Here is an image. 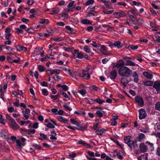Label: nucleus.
I'll use <instances>...</instances> for the list:
<instances>
[{
  "label": "nucleus",
  "instance_id": "obj_1",
  "mask_svg": "<svg viewBox=\"0 0 160 160\" xmlns=\"http://www.w3.org/2000/svg\"><path fill=\"white\" fill-rule=\"evenodd\" d=\"M119 74L122 77H129L131 76L132 71L127 67H122L119 68L118 70Z\"/></svg>",
  "mask_w": 160,
  "mask_h": 160
},
{
  "label": "nucleus",
  "instance_id": "obj_2",
  "mask_svg": "<svg viewBox=\"0 0 160 160\" xmlns=\"http://www.w3.org/2000/svg\"><path fill=\"white\" fill-rule=\"evenodd\" d=\"M113 15L116 18H119L126 16V13L122 11H120L118 12H114Z\"/></svg>",
  "mask_w": 160,
  "mask_h": 160
},
{
  "label": "nucleus",
  "instance_id": "obj_3",
  "mask_svg": "<svg viewBox=\"0 0 160 160\" xmlns=\"http://www.w3.org/2000/svg\"><path fill=\"white\" fill-rule=\"evenodd\" d=\"M139 148L141 152H146L148 150V146L144 143H142L140 144Z\"/></svg>",
  "mask_w": 160,
  "mask_h": 160
},
{
  "label": "nucleus",
  "instance_id": "obj_4",
  "mask_svg": "<svg viewBox=\"0 0 160 160\" xmlns=\"http://www.w3.org/2000/svg\"><path fill=\"white\" fill-rule=\"evenodd\" d=\"M139 118L140 119L145 118L147 116V114L145 110L143 109H141L139 110Z\"/></svg>",
  "mask_w": 160,
  "mask_h": 160
},
{
  "label": "nucleus",
  "instance_id": "obj_5",
  "mask_svg": "<svg viewBox=\"0 0 160 160\" xmlns=\"http://www.w3.org/2000/svg\"><path fill=\"white\" fill-rule=\"evenodd\" d=\"M135 99L136 102L138 103L139 105L142 106L143 105V100L141 97L137 96L135 97Z\"/></svg>",
  "mask_w": 160,
  "mask_h": 160
},
{
  "label": "nucleus",
  "instance_id": "obj_6",
  "mask_svg": "<svg viewBox=\"0 0 160 160\" xmlns=\"http://www.w3.org/2000/svg\"><path fill=\"white\" fill-rule=\"evenodd\" d=\"M9 122L13 127V128L15 129H18V127L17 124L16 123L15 120L12 118H8Z\"/></svg>",
  "mask_w": 160,
  "mask_h": 160
},
{
  "label": "nucleus",
  "instance_id": "obj_7",
  "mask_svg": "<svg viewBox=\"0 0 160 160\" xmlns=\"http://www.w3.org/2000/svg\"><path fill=\"white\" fill-rule=\"evenodd\" d=\"M131 138V137L129 136L125 137L124 138V141L128 145L131 150L132 147L131 146V143L132 141L130 140Z\"/></svg>",
  "mask_w": 160,
  "mask_h": 160
},
{
  "label": "nucleus",
  "instance_id": "obj_8",
  "mask_svg": "<svg viewBox=\"0 0 160 160\" xmlns=\"http://www.w3.org/2000/svg\"><path fill=\"white\" fill-rule=\"evenodd\" d=\"M153 87L157 92H159L160 91V81H158L154 82Z\"/></svg>",
  "mask_w": 160,
  "mask_h": 160
},
{
  "label": "nucleus",
  "instance_id": "obj_9",
  "mask_svg": "<svg viewBox=\"0 0 160 160\" xmlns=\"http://www.w3.org/2000/svg\"><path fill=\"white\" fill-rule=\"evenodd\" d=\"M22 112L25 118L26 119H28V118L29 115H30V110L28 108H26L25 111H22Z\"/></svg>",
  "mask_w": 160,
  "mask_h": 160
},
{
  "label": "nucleus",
  "instance_id": "obj_10",
  "mask_svg": "<svg viewBox=\"0 0 160 160\" xmlns=\"http://www.w3.org/2000/svg\"><path fill=\"white\" fill-rule=\"evenodd\" d=\"M117 72L115 70L112 71L110 73V78L112 79H114L117 76Z\"/></svg>",
  "mask_w": 160,
  "mask_h": 160
},
{
  "label": "nucleus",
  "instance_id": "obj_11",
  "mask_svg": "<svg viewBox=\"0 0 160 160\" xmlns=\"http://www.w3.org/2000/svg\"><path fill=\"white\" fill-rule=\"evenodd\" d=\"M125 64L124 61L122 60H120L118 62L116 63L117 67L118 68L125 67L124 66Z\"/></svg>",
  "mask_w": 160,
  "mask_h": 160
},
{
  "label": "nucleus",
  "instance_id": "obj_12",
  "mask_svg": "<svg viewBox=\"0 0 160 160\" xmlns=\"http://www.w3.org/2000/svg\"><path fill=\"white\" fill-rule=\"evenodd\" d=\"M143 75L144 77L149 79H151L153 77L152 74L146 72H144L143 73Z\"/></svg>",
  "mask_w": 160,
  "mask_h": 160
},
{
  "label": "nucleus",
  "instance_id": "obj_13",
  "mask_svg": "<svg viewBox=\"0 0 160 160\" xmlns=\"http://www.w3.org/2000/svg\"><path fill=\"white\" fill-rule=\"evenodd\" d=\"M51 137L50 138L52 140H56L57 139V138L56 137V132L55 130H52L51 132Z\"/></svg>",
  "mask_w": 160,
  "mask_h": 160
},
{
  "label": "nucleus",
  "instance_id": "obj_14",
  "mask_svg": "<svg viewBox=\"0 0 160 160\" xmlns=\"http://www.w3.org/2000/svg\"><path fill=\"white\" fill-rule=\"evenodd\" d=\"M138 160H148L147 154H142L138 158Z\"/></svg>",
  "mask_w": 160,
  "mask_h": 160
},
{
  "label": "nucleus",
  "instance_id": "obj_15",
  "mask_svg": "<svg viewBox=\"0 0 160 160\" xmlns=\"http://www.w3.org/2000/svg\"><path fill=\"white\" fill-rule=\"evenodd\" d=\"M105 130L104 129H102L101 130H99L98 129V130H96L95 133L99 135H101L103 133L105 132Z\"/></svg>",
  "mask_w": 160,
  "mask_h": 160
},
{
  "label": "nucleus",
  "instance_id": "obj_16",
  "mask_svg": "<svg viewBox=\"0 0 160 160\" xmlns=\"http://www.w3.org/2000/svg\"><path fill=\"white\" fill-rule=\"evenodd\" d=\"M132 77L134 78V81L136 83L138 82V76L136 72H133Z\"/></svg>",
  "mask_w": 160,
  "mask_h": 160
},
{
  "label": "nucleus",
  "instance_id": "obj_17",
  "mask_svg": "<svg viewBox=\"0 0 160 160\" xmlns=\"http://www.w3.org/2000/svg\"><path fill=\"white\" fill-rule=\"evenodd\" d=\"M65 28L68 30V32L69 33L72 34L74 33L75 32L74 30L73 29V28L69 26H66Z\"/></svg>",
  "mask_w": 160,
  "mask_h": 160
},
{
  "label": "nucleus",
  "instance_id": "obj_18",
  "mask_svg": "<svg viewBox=\"0 0 160 160\" xmlns=\"http://www.w3.org/2000/svg\"><path fill=\"white\" fill-rule=\"evenodd\" d=\"M78 76L80 77H82L86 79H88L90 78V75L88 74H84L82 76L81 73H79Z\"/></svg>",
  "mask_w": 160,
  "mask_h": 160
},
{
  "label": "nucleus",
  "instance_id": "obj_19",
  "mask_svg": "<svg viewBox=\"0 0 160 160\" xmlns=\"http://www.w3.org/2000/svg\"><path fill=\"white\" fill-rule=\"evenodd\" d=\"M39 23L42 24H44L45 23L48 24L49 23V21L48 20L46 19L41 18L40 19Z\"/></svg>",
  "mask_w": 160,
  "mask_h": 160
},
{
  "label": "nucleus",
  "instance_id": "obj_20",
  "mask_svg": "<svg viewBox=\"0 0 160 160\" xmlns=\"http://www.w3.org/2000/svg\"><path fill=\"white\" fill-rule=\"evenodd\" d=\"M60 12V10L58 9L53 8L52 9V12L50 13V15H54L57 14Z\"/></svg>",
  "mask_w": 160,
  "mask_h": 160
},
{
  "label": "nucleus",
  "instance_id": "obj_21",
  "mask_svg": "<svg viewBox=\"0 0 160 160\" xmlns=\"http://www.w3.org/2000/svg\"><path fill=\"white\" fill-rule=\"evenodd\" d=\"M125 64L127 66L129 65L134 66H135L136 64L134 62H132V61L128 60H127L126 61Z\"/></svg>",
  "mask_w": 160,
  "mask_h": 160
},
{
  "label": "nucleus",
  "instance_id": "obj_22",
  "mask_svg": "<svg viewBox=\"0 0 160 160\" xmlns=\"http://www.w3.org/2000/svg\"><path fill=\"white\" fill-rule=\"evenodd\" d=\"M145 144L147 146L148 145L151 151L153 150L154 149L153 144L152 143H151L149 142H147L145 143Z\"/></svg>",
  "mask_w": 160,
  "mask_h": 160
},
{
  "label": "nucleus",
  "instance_id": "obj_23",
  "mask_svg": "<svg viewBox=\"0 0 160 160\" xmlns=\"http://www.w3.org/2000/svg\"><path fill=\"white\" fill-rule=\"evenodd\" d=\"M121 82L124 87L126 86V85L128 83L127 80L123 78H121Z\"/></svg>",
  "mask_w": 160,
  "mask_h": 160
},
{
  "label": "nucleus",
  "instance_id": "obj_24",
  "mask_svg": "<svg viewBox=\"0 0 160 160\" xmlns=\"http://www.w3.org/2000/svg\"><path fill=\"white\" fill-rule=\"evenodd\" d=\"M81 22L84 24L91 25L92 24V23L90 22V21L87 19H84Z\"/></svg>",
  "mask_w": 160,
  "mask_h": 160
},
{
  "label": "nucleus",
  "instance_id": "obj_25",
  "mask_svg": "<svg viewBox=\"0 0 160 160\" xmlns=\"http://www.w3.org/2000/svg\"><path fill=\"white\" fill-rule=\"evenodd\" d=\"M153 82L151 81H147L143 82V84L147 86H152L153 85Z\"/></svg>",
  "mask_w": 160,
  "mask_h": 160
},
{
  "label": "nucleus",
  "instance_id": "obj_26",
  "mask_svg": "<svg viewBox=\"0 0 160 160\" xmlns=\"http://www.w3.org/2000/svg\"><path fill=\"white\" fill-rule=\"evenodd\" d=\"M74 3V1H72L69 3L68 5V12H70L71 10L70 8H72L73 6Z\"/></svg>",
  "mask_w": 160,
  "mask_h": 160
},
{
  "label": "nucleus",
  "instance_id": "obj_27",
  "mask_svg": "<svg viewBox=\"0 0 160 160\" xmlns=\"http://www.w3.org/2000/svg\"><path fill=\"white\" fill-rule=\"evenodd\" d=\"M101 2L103 3L107 8H109L111 4L110 2L105 0H102Z\"/></svg>",
  "mask_w": 160,
  "mask_h": 160
},
{
  "label": "nucleus",
  "instance_id": "obj_28",
  "mask_svg": "<svg viewBox=\"0 0 160 160\" xmlns=\"http://www.w3.org/2000/svg\"><path fill=\"white\" fill-rule=\"evenodd\" d=\"M131 146L133 147L134 149L137 148L138 147V145L137 144V141L136 140L133 141L131 143Z\"/></svg>",
  "mask_w": 160,
  "mask_h": 160
},
{
  "label": "nucleus",
  "instance_id": "obj_29",
  "mask_svg": "<svg viewBox=\"0 0 160 160\" xmlns=\"http://www.w3.org/2000/svg\"><path fill=\"white\" fill-rule=\"evenodd\" d=\"M6 38L7 40L9 39H12L13 37L10 33H5Z\"/></svg>",
  "mask_w": 160,
  "mask_h": 160
},
{
  "label": "nucleus",
  "instance_id": "obj_30",
  "mask_svg": "<svg viewBox=\"0 0 160 160\" xmlns=\"http://www.w3.org/2000/svg\"><path fill=\"white\" fill-rule=\"evenodd\" d=\"M84 51L88 53H89L91 52L90 49L88 46H86L83 48Z\"/></svg>",
  "mask_w": 160,
  "mask_h": 160
},
{
  "label": "nucleus",
  "instance_id": "obj_31",
  "mask_svg": "<svg viewBox=\"0 0 160 160\" xmlns=\"http://www.w3.org/2000/svg\"><path fill=\"white\" fill-rule=\"evenodd\" d=\"M94 101L96 102L99 104H101L103 102H104L105 101L98 98L94 100Z\"/></svg>",
  "mask_w": 160,
  "mask_h": 160
},
{
  "label": "nucleus",
  "instance_id": "obj_32",
  "mask_svg": "<svg viewBox=\"0 0 160 160\" xmlns=\"http://www.w3.org/2000/svg\"><path fill=\"white\" fill-rule=\"evenodd\" d=\"M121 42L119 41H117L114 43V45L115 46H118V48H120L122 47V46L120 45Z\"/></svg>",
  "mask_w": 160,
  "mask_h": 160
},
{
  "label": "nucleus",
  "instance_id": "obj_33",
  "mask_svg": "<svg viewBox=\"0 0 160 160\" xmlns=\"http://www.w3.org/2000/svg\"><path fill=\"white\" fill-rule=\"evenodd\" d=\"M95 2L94 0H88L85 4L86 5H89L93 4Z\"/></svg>",
  "mask_w": 160,
  "mask_h": 160
},
{
  "label": "nucleus",
  "instance_id": "obj_34",
  "mask_svg": "<svg viewBox=\"0 0 160 160\" xmlns=\"http://www.w3.org/2000/svg\"><path fill=\"white\" fill-rule=\"evenodd\" d=\"M104 113V112L102 111V112H101L100 111H98L96 112V114L99 117H102V114Z\"/></svg>",
  "mask_w": 160,
  "mask_h": 160
},
{
  "label": "nucleus",
  "instance_id": "obj_35",
  "mask_svg": "<svg viewBox=\"0 0 160 160\" xmlns=\"http://www.w3.org/2000/svg\"><path fill=\"white\" fill-rule=\"evenodd\" d=\"M15 30L16 33L18 34H22L23 33V31L20 28H16L15 29Z\"/></svg>",
  "mask_w": 160,
  "mask_h": 160
},
{
  "label": "nucleus",
  "instance_id": "obj_36",
  "mask_svg": "<svg viewBox=\"0 0 160 160\" xmlns=\"http://www.w3.org/2000/svg\"><path fill=\"white\" fill-rule=\"evenodd\" d=\"M16 142L17 143V146L18 147H19L21 149L22 148L21 145L22 144H21L20 140L18 139H17L16 140Z\"/></svg>",
  "mask_w": 160,
  "mask_h": 160
},
{
  "label": "nucleus",
  "instance_id": "obj_37",
  "mask_svg": "<svg viewBox=\"0 0 160 160\" xmlns=\"http://www.w3.org/2000/svg\"><path fill=\"white\" fill-rule=\"evenodd\" d=\"M92 45L93 47L96 48L100 46V45L99 43H97L96 42L92 41Z\"/></svg>",
  "mask_w": 160,
  "mask_h": 160
},
{
  "label": "nucleus",
  "instance_id": "obj_38",
  "mask_svg": "<svg viewBox=\"0 0 160 160\" xmlns=\"http://www.w3.org/2000/svg\"><path fill=\"white\" fill-rule=\"evenodd\" d=\"M59 120L60 122L63 123H66L68 122L67 120L65 119V118H63L62 117H60Z\"/></svg>",
  "mask_w": 160,
  "mask_h": 160
},
{
  "label": "nucleus",
  "instance_id": "obj_39",
  "mask_svg": "<svg viewBox=\"0 0 160 160\" xmlns=\"http://www.w3.org/2000/svg\"><path fill=\"white\" fill-rule=\"evenodd\" d=\"M137 22L138 25H141L143 23L144 21L142 18H139L138 19Z\"/></svg>",
  "mask_w": 160,
  "mask_h": 160
},
{
  "label": "nucleus",
  "instance_id": "obj_40",
  "mask_svg": "<svg viewBox=\"0 0 160 160\" xmlns=\"http://www.w3.org/2000/svg\"><path fill=\"white\" fill-rule=\"evenodd\" d=\"M42 91L43 95L45 96H47L48 94V92L46 89H42Z\"/></svg>",
  "mask_w": 160,
  "mask_h": 160
},
{
  "label": "nucleus",
  "instance_id": "obj_41",
  "mask_svg": "<svg viewBox=\"0 0 160 160\" xmlns=\"http://www.w3.org/2000/svg\"><path fill=\"white\" fill-rule=\"evenodd\" d=\"M38 69L40 72H42L45 70L44 68L42 65H39L38 66Z\"/></svg>",
  "mask_w": 160,
  "mask_h": 160
},
{
  "label": "nucleus",
  "instance_id": "obj_42",
  "mask_svg": "<svg viewBox=\"0 0 160 160\" xmlns=\"http://www.w3.org/2000/svg\"><path fill=\"white\" fill-rule=\"evenodd\" d=\"M46 126L47 127L50 128H55L54 126L51 122L48 123L46 125Z\"/></svg>",
  "mask_w": 160,
  "mask_h": 160
},
{
  "label": "nucleus",
  "instance_id": "obj_43",
  "mask_svg": "<svg viewBox=\"0 0 160 160\" xmlns=\"http://www.w3.org/2000/svg\"><path fill=\"white\" fill-rule=\"evenodd\" d=\"M155 109L158 110H160V102H158L156 104Z\"/></svg>",
  "mask_w": 160,
  "mask_h": 160
},
{
  "label": "nucleus",
  "instance_id": "obj_44",
  "mask_svg": "<svg viewBox=\"0 0 160 160\" xmlns=\"http://www.w3.org/2000/svg\"><path fill=\"white\" fill-rule=\"evenodd\" d=\"M34 2V0H28L27 3L29 5H31Z\"/></svg>",
  "mask_w": 160,
  "mask_h": 160
},
{
  "label": "nucleus",
  "instance_id": "obj_45",
  "mask_svg": "<svg viewBox=\"0 0 160 160\" xmlns=\"http://www.w3.org/2000/svg\"><path fill=\"white\" fill-rule=\"evenodd\" d=\"M99 124V122H97L95 125H94L93 127V128L95 130H98V125Z\"/></svg>",
  "mask_w": 160,
  "mask_h": 160
},
{
  "label": "nucleus",
  "instance_id": "obj_46",
  "mask_svg": "<svg viewBox=\"0 0 160 160\" xmlns=\"http://www.w3.org/2000/svg\"><path fill=\"white\" fill-rule=\"evenodd\" d=\"M78 92L83 96L85 95L86 93V91L85 89L79 91Z\"/></svg>",
  "mask_w": 160,
  "mask_h": 160
},
{
  "label": "nucleus",
  "instance_id": "obj_47",
  "mask_svg": "<svg viewBox=\"0 0 160 160\" xmlns=\"http://www.w3.org/2000/svg\"><path fill=\"white\" fill-rule=\"evenodd\" d=\"M75 128L81 131H83L85 130H86L87 129V127L86 126H85L84 127H80L78 128Z\"/></svg>",
  "mask_w": 160,
  "mask_h": 160
},
{
  "label": "nucleus",
  "instance_id": "obj_48",
  "mask_svg": "<svg viewBox=\"0 0 160 160\" xmlns=\"http://www.w3.org/2000/svg\"><path fill=\"white\" fill-rule=\"evenodd\" d=\"M117 4L119 6H122L124 7H126L127 6V4L124 2H119L117 3Z\"/></svg>",
  "mask_w": 160,
  "mask_h": 160
},
{
  "label": "nucleus",
  "instance_id": "obj_49",
  "mask_svg": "<svg viewBox=\"0 0 160 160\" xmlns=\"http://www.w3.org/2000/svg\"><path fill=\"white\" fill-rule=\"evenodd\" d=\"M26 31L27 32L30 33H32L34 32V30L32 28H28L26 30Z\"/></svg>",
  "mask_w": 160,
  "mask_h": 160
},
{
  "label": "nucleus",
  "instance_id": "obj_50",
  "mask_svg": "<svg viewBox=\"0 0 160 160\" xmlns=\"http://www.w3.org/2000/svg\"><path fill=\"white\" fill-rule=\"evenodd\" d=\"M133 5L136 6H139L141 5V3L140 2H137L136 1H133L132 2Z\"/></svg>",
  "mask_w": 160,
  "mask_h": 160
},
{
  "label": "nucleus",
  "instance_id": "obj_51",
  "mask_svg": "<svg viewBox=\"0 0 160 160\" xmlns=\"http://www.w3.org/2000/svg\"><path fill=\"white\" fill-rule=\"evenodd\" d=\"M62 89L65 91H66L68 89V87L65 85H63L62 86Z\"/></svg>",
  "mask_w": 160,
  "mask_h": 160
},
{
  "label": "nucleus",
  "instance_id": "obj_52",
  "mask_svg": "<svg viewBox=\"0 0 160 160\" xmlns=\"http://www.w3.org/2000/svg\"><path fill=\"white\" fill-rule=\"evenodd\" d=\"M52 112L55 114H58V109L55 108H53L51 110Z\"/></svg>",
  "mask_w": 160,
  "mask_h": 160
},
{
  "label": "nucleus",
  "instance_id": "obj_53",
  "mask_svg": "<svg viewBox=\"0 0 160 160\" xmlns=\"http://www.w3.org/2000/svg\"><path fill=\"white\" fill-rule=\"evenodd\" d=\"M63 107L65 109L69 111H71L72 110V108H71L68 106H67L66 104L64 105Z\"/></svg>",
  "mask_w": 160,
  "mask_h": 160
},
{
  "label": "nucleus",
  "instance_id": "obj_54",
  "mask_svg": "<svg viewBox=\"0 0 160 160\" xmlns=\"http://www.w3.org/2000/svg\"><path fill=\"white\" fill-rule=\"evenodd\" d=\"M21 21L22 22L27 23L28 22H29V20L28 19L24 18H22L21 19Z\"/></svg>",
  "mask_w": 160,
  "mask_h": 160
},
{
  "label": "nucleus",
  "instance_id": "obj_55",
  "mask_svg": "<svg viewBox=\"0 0 160 160\" xmlns=\"http://www.w3.org/2000/svg\"><path fill=\"white\" fill-rule=\"evenodd\" d=\"M32 146L38 149L39 150L41 148V147L37 144H33L32 145Z\"/></svg>",
  "mask_w": 160,
  "mask_h": 160
},
{
  "label": "nucleus",
  "instance_id": "obj_56",
  "mask_svg": "<svg viewBox=\"0 0 160 160\" xmlns=\"http://www.w3.org/2000/svg\"><path fill=\"white\" fill-rule=\"evenodd\" d=\"M130 48L132 49L133 50H135L137 49L138 48V46H134L132 45L130 46Z\"/></svg>",
  "mask_w": 160,
  "mask_h": 160
},
{
  "label": "nucleus",
  "instance_id": "obj_57",
  "mask_svg": "<svg viewBox=\"0 0 160 160\" xmlns=\"http://www.w3.org/2000/svg\"><path fill=\"white\" fill-rule=\"evenodd\" d=\"M22 46H20L19 45H17L16 46V50L19 52H20L22 51Z\"/></svg>",
  "mask_w": 160,
  "mask_h": 160
},
{
  "label": "nucleus",
  "instance_id": "obj_58",
  "mask_svg": "<svg viewBox=\"0 0 160 160\" xmlns=\"http://www.w3.org/2000/svg\"><path fill=\"white\" fill-rule=\"evenodd\" d=\"M57 25L60 26H63L65 25V24L63 22H59L57 23Z\"/></svg>",
  "mask_w": 160,
  "mask_h": 160
},
{
  "label": "nucleus",
  "instance_id": "obj_59",
  "mask_svg": "<svg viewBox=\"0 0 160 160\" xmlns=\"http://www.w3.org/2000/svg\"><path fill=\"white\" fill-rule=\"evenodd\" d=\"M107 30L108 31H113L114 30V28L109 26H108L107 28Z\"/></svg>",
  "mask_w": 160,
  "mask_h": 160
},
{
  "label": "nucleus",
  "instance_id": "obj_60",
  "mask_svg": "<svg viewBox=\"0 0 160 160\" xmlns=\"http://www.w3.org/2000/svg\"><path fill=\"white\" fill-rule=\"evenodd\" d=\"M40 136L41 137L44 138V139L48 140V138L47 137V136L42 133H40Z\"/></svg>",
  "mask_w": 160,
  "mask_h": 160
},
{
  "label": "nucleus",
  "instance_id": "obj_61",
  "mask_svg": "<svg viewBox=\"0 0 160 160\" xmlns=\"http://www.w3.org/2000/svg\"><path fill=\"white\" fill-rule=\"evenodd\" d=\"M94 16V14L93 13L89 12L87 15L86 17H91Z\"/></svg>",
  "mask_w": 160,
  "mask_h": 160
},
{
  "label": "nucleus",
  "instance_id": "obj_62",
  "mask_svg": "<svg viewBox=\"0 0 160 160\" xmlns=\"http://www.w3.org/2000/svg\"><path fill=\"white\" fill-rule=\"evenodd\" d=\"M77 58H83V55L81 52H80L77 55Z\"/></svg>",
  "mask_w": 160,
  "mask_h": 160
},
{
  "label": "nucleus",
  "instance_id": "obj_63",
  "mask_svg": "<svg viewBox=\"0 0 160 160\" xmlns=\"http://www.w3.org/2000/svg\"><path fill=\"white\" fill-rule=\"evenodd\" d=\"M90 88L91 89H92L93 90H95V91H97L98 89V87L94 85H93Z\"/></svg>",
  "mask_w": 160,
  "mask_h": 160
},
{
  "label": "nucleus",
  "instance_id": "obj_64",
  "mask_svg": "<svg viewBox=\"0 0 160 160\" xmlns=\"http://www.w3.org/2000/svg\"><path fill=\"white\" fill-rule=\"evenodd\" d=\"M130 93L133 96H135L136 95L135 92L133 90H130L129 91Z\"/></svg>",
  "mask_w": 160,
  "mask_h": 160
}]
</instances>
